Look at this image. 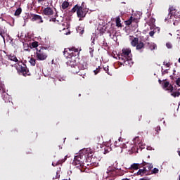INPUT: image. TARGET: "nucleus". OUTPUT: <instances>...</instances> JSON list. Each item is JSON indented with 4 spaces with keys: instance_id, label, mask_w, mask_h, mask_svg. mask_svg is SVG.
Masks as SVG:
<instances>
[{
    "instance_id": "obj_1",
    "label": "nucleus",
    "mask_w": 180,
    "mask_h": 180,
    "mask_svg": "<svg viewBox=\"0 0 180 180\" xmlns=\"http://www.w3.org/2000/svg\"><path fill=\"white\" fill-rule=\"evenodd\" d=\"M79 51L81 49H78V48H75V46H72L70 48H66L64 49L63 55L65 58L69 59L66 64L71 68H73L77 65V60L79 58Z\"/></svg>"
},
{
    "instance_id": "obj_2",
    "label": "nucleus",
    "mask_w": 180,
    "mask_h": 180,
    "mask_svg": "<svg viewBox=\"0 0 180 180\" xmlns=\"http://www.w3.org/2000/svg\"><path fill=\"white\" fill-rule=\"evenodd\" d=\"M72 13L77 12V18H79V20H82L83 18L86 16V12H85L84 8L78 4L75 5L70 11Z\"/></svg>"
},
{
    "instance_id": "obj_3",
    "label": "nucleus",
    "mask_w": 180,
    "mask_h": 180,
    "mask_svg": "<svg viewBox=\"0 0 180 180\" xmlns=\"http://www.w3.org/2000/svg\"><path fill=\"white\" fill-rule=\"evenodd\" d=\"M35 54L37 60H39V61H44V60H47V57H49L44 48H41L40 49H37Z\"/></svg>"
},
{
    "instance_id": "obj_4",
    "label": "nucleus",
    "mask_w": 180,
    "mask_h": 180,
    "mask_svg": "<svg viewBox=\"0 0 180 180\" xmlns=\"http://www.w3.org/2000/svg\"><path fill=\"white\" fill-rule=\"evenodd\" d=\"M16 70L20 75H23V77H27V75H30V72L26 65H20L18 63V65L16 66Z\"/></svg>"
},
{
    "instance_id": "obj_5",
    "label": "nucleus",
    "mask_w": 180,
    "mask_h": 180,
    "mask_svg": "<svg viewBox=\"0 0 180 180\" xmlns=\"http://www.w3.org/2000/svg\"><path fill=\"white\" fill-rule=\"evenodd\" d=\"M16 70L20 75H23V77H27V75H30V72L26 65H20L18 63V65L16 66Z\"/></svg>"
},
{
    "instance_id": "obj_6",
    "label": "nucleus",
    "mask_w": 180,
    "mask_h": 180,
    "mask_svg": "<svg viewBox=\"0 0 180 180\" xmlns=\"http://www.w3.org/2000/svg\"><path fill=\"white\" fill-rule=\"evenodd\" d=\"M85 160V156L84 155H77L75 156L72 162V165L75 167H84V161Z\"/></svg>"
},
{
    "instance_id": "obj_7",
    "label": "nucleus",
    "mask_w": 180,
    "mask_h": 180,
    "mask_svg": "<svg viewBox=\"0 0 180 180\" xmlns=\"http://www.w3.org/2000/svg\"><path fill=\"white\" fill-rule=\"evenodd\" d=\"M158 82L162 85V89L165 91H169V92H172L174 91V86L169 84V82L167 81V79L162 81L161 79L158 80Z\"/></svg>"
},
{
    "instance_id": "obj_8",
    "label": "nucleus",
    "mask_w": 180,
    "mask_h": 180,
    "mask_svg": "<svg viewBox=\"0 0 180 180\" xmlns=\"http://www.w3.org/2000/svg\"><path fill=\"white\" fill-rule=\"evenodd\" d=\"M127 58L131 60V50L129 49H123L121 55L119 56V60H126Z\"/></svg>"
},
{
    "instance_id": "obj_9",
    "label": "nucleus",
    "mask_w": 180,
    "mask_h": 180,
    "mask_svg": "<svg viewBox=\"0 0 180 180\" xmlns=\"http://www.w3.org/2000/svg\"><path fill=\"white\" fill-rule=\"evenodd\" d=\"M131 45L132 47H136V50H141V49H144V44L143 41H139V38L134 37L131 41Z\"/></svg>"
},
{
    "instance_id": "obj_10",
    "label": "nucleus",
    "mask_w": 180,
    "mask_h": 180,
    "mask_svg": "<svg viewBox=\"0 0 180 180\" xmlns=\"http://www.w3.org/2000/svg\"><path fill=\"white\" fill-rule=\"evenodd\" d=\"M169 16H170V19H172V16L176 19L179 18V13L176 12V9L173 6H169Z\"/></svg>"
},
{
    "instance_id": "obj_11",
    "label": "nucleus",
    "mask_w": 180,
    "mask_h": 180,
    "mask_svg": "<svg viewBox=\"0 0 180 180\" xmlns=\"http://www.w3.org/2000/svg\"><path fill=\"white\" fill-rule=\"evenodd\" d=\"M84 70H86V65L79 63L72 68V72H73V74H78L79 71H84Z\"/></svg>"
},
{
    "instance_id": "obj_12",
    "label": "nucleus",
    "mask_w": 180,
    "mask_h": 180,
    "mask_svg": "<svg viewBox=\"0 0 180 180\" xmlns=\"http://www.w3.org/2000/svg\"><path fill=\"white\" fill-rule=\"evenodd\" d=\"M42 15H45V16H53L54 15V11L51 7H46L42 11Z\"/></svg>"
},
{
    "instance_id": "obj_13",
    "label": "nucleus",
    "mask_w": 180,
    "mask_h": 180,
    "mask_svg": "<svg viewBox=\"0 0 180 180\" xmlns=\"http://www.w3.org/2000/svg\"><path fill=\"white\" fill-rule=\"evenodd\" d=\"M32 22L38 21V23H43V18H41V15L34 14L33 17L32 18Z\"/></svg>"
},
{
    "instance_id": "obj_14",
    "label": "nucleus",
    "mask_w": 180,
    "mask_h": 180,
    "mask_svg": "<svg viewBox=\"0 0 180 180\" xmlns=\"http://www.w3.org/2000/svg\"><path fill=\"white\" fill-rule=\"evenodd\" d=\"M144 46L146 47V49H149V50H155L157 49V45L153 42H146L144 44Z\"/></svg>"
},
{
    "instance_id": "obj_15",
    "label": "nucleus",
    "mask_w": 180,
    "mask_h": 180,
    "mask_svg": "<svg viewBox=\"0 0 180 180\" xmlns=\"http://www.w3.org/2000/svg\"><path fill=\"white\" fill-rule=\"evenodd\" d=\"M122 62L120 63V65H129V67H131L133 65V62H131V59H124L120 60Z\"/></svg>"
},
{
    "instance_id": "obj_16",
    "label": "nucleus",
    "mask_w": 180,
    "mask_h": 180,
    "mask_svg": "<svg viewBox=\"0 0 180 180\" xmlns=\"http://www.w3.org/2000/svg\"><path fill=\"white\" fill-rule=\"evenodd\" d=\"M137 175H141V176H143V175H148V170H147L146 167L139 169V170L137 172Z\"/></svg>"
},
{
    "instance_id": "obj_17",
    "label": "nucleus",
    "mask_w": 180,
    "mask_h": 180,
    "mask_svg": "<svg viewBox=\"0 0 180 180\" xmlns=\"http://www.w3.org/2000/svg\"><path fill=\"white\" fill-rule=\"evenodd\" d=\"M120 140H122V139H119L118 142H117V141H116L115 142V147H120L121 148H127V146H126V143L122 144L120 143Z\"/></svg>"
},
{
    "instance_id": "obj_18",
    "label": "nucleus",
    "mask_w": 180,
    "mask_h": 180,
    "mask_svg": "<svg viewBox=\"0 0 180 180\" xmlns=\"http://www.w3.org/2000/svg\"><path fill=\"white\" fill-rule=\"evenodd\" d=\"M139 168H141V166L140 165V164L139 163H133L131 167H129V169L131 171L135 170L137 171V169H139Z\"/></svg>"
},
{
    "instance_id": "obj_19",
    "label": "nucleus",
    "mask_w": 180,
    "mask_h": 180,
    "mask_svg": "<svg viewBox=\"0 0 180 180\" xmlns=\"http://www.w3.org/2000/svg\"><path fill=\"white\" fill-rule=\"evenodd\" d=\"M8 60L11 61H14L15 63H18L19 60H18V58H16V56L15 55H8Z\"/></svg>"
},
{
    "instance_id": "obj_20",
    "label": "nucleus",
    "mask_w": 180,
    "mask_h": 180,
    "mask_svg": "<svg viewBox=\"0 0 180 180\" xmlns=\"http://www.w3.org/2000/svg\"><path fill=\"white\" fill-rule=\"evenodd\" d=\"M180 89L178 90V91H176V92H170L172 93L171 94V96H174V98H179V96H180Z\"/></svg>"
},
{
    "instance_id": "obj_21",
    "label": "nucleus",
    "mask_w": 180,
    "mask_h": 180,
    "mask_svg": "<svg viewBox=\"0 0 180 180\" xmlns=\"http://www.w3.org/2000/svg\"><path fill=\"white\" fill-rule=\"evenodd\" d=\"M62 9H67V8H68V6H70V3L68 1H64L62 4Z\"/></svg>"
},
{
    "instance_id": "obj_22",
    "label": "nucleus",
    "mask_w": 180,
    "mask_h": 180,
    "mask_svg": "<svg viewBox=\"0 0 180 180\" xmlns=\"http://www.w3.org/2000/svg\"><path fill=\"white\" fill-rule=\"evenodd\" d=\"M133 16H131L128 20L125 21V25L127 26H130V25H131V23L133 22Z\"/></svg>"
},
{
    "instance_id": "obj_23",
    "label": "nucleus",
    "mask_w": 180,
    "mask_h": 180,
    "mask_svg": "<svg viewBox=\"0 0 180 180\" xmlns=\"http://www.w3.org/2000/svg\"><path fill=\"white\" fill-rule=\"evenodd\" d=\"M120 17H117L116 18V26L117 27H122V23L120 22Z\"/></svg>"
},
{
    "instance_id": "obj_24",
    "label": "nucleus",
    "mask_w": 180,
    "mask_h": 180,
    "mask_svg": "<svg viewBox=\"0 0 180 180\" xmlns=\"http://www.w3.org/2000/svg\"><path fill=\"white\" fill-rule=\"evenodd\" d=\"M20 13H22V8H18L16 9L14 15L15 16H19V15H20Z\"/></svg>"
},
{
    "instance_id": "obj_25",
    "label": "nucleus",
    "mask_w": 180,
    "mask_h": 180,
    "mask_svg": "<svg viewBox=\"0 0 180 180\" xmlns=\"http://www.w3.org/2000/svg\"><path fill=\"white\" fill-rule=\"evenodd\" d=\"M5 33H6L5 30H4V28L0 27V36L2 37V39H4V40H5V37L4 36Z\"/></svg>"
},
{
    "instance_id": "obj_26",
    "label": "nucleus",
    "mask_w": 180,
    "mask_h": 180,
    "mask_svg": "<svg viewBox=\"0 0 180 180\" xmlns=\"http://www.w3.org/2000/svg\"><path fill=\"white\" fill-rule=\"evenodd\" d=\"M112 151V148L109 146H105L104 148V154H108V153Z\"/></svg>"
},
{
    "instance_id": "obj_27",
    "label": "nucleus",
    "mask_w": 180,
    "mask_h": 180,
    "mask_svg": "<svg viewBox=\"0 0 180 180\" xmlns=\"http://www.w3.org/2000/svg\"><path fill=\"white\" fill-rule=\"evenodd\" d=\"M29 63H30L32 67H34V65H36V59H34V58H31Z\"/></svg>"
},
{
    "instance_id": "obj_28",
    "label": "nucleus",
    "mask_w": 180,
    "mask_h": 180,
    "mask_svg": "<svg viewBox=\"0 0 180 180\" xmlns=\"http://www.w3.org/2000/svg\"><path fill=\"white\" fill-rule=\"evenodd\" d=\"M65 162V160H61V162L58 161L56 163L53 162L52 165L53 167H57V165H60V164H63V162Z\"/></svg>"
},
{
    "instance_id": "obj_29",
    "label": "nucleus",
    "mask_w": 180,
    "mask_h": 180,
    "mask_svg": "<svg viewBox=\"0 0 180 180\" xmlns=\"http://www.w3.org/2000/svg\"><path fill=\"white\" fill-rule=\"evenodd\" d=\"M31 46H32V49H36V48L39 47V42L34 41L32 43Z\"/></svg>"
},
{
    "instance_id": "obj_30",
    "label": "nucleus",
    "mask_w": 180,
    "mask_h": 180,
    "mask_svg": "<svg viewBox=\"0 0 180 180\" xmlns=\"http://www.w3.org/2000/svg\"><path fill=\"white\" fill-rule=\"evenodd\" d=\"M101 69L102 68L101 67H98L95 70H94V72L95 75H97V74H99V72H101Z\"/></svg>"
},
{
    "instance_id": "obj_31",
    "label": "nucleus",
    "mask_w": 180,
    "mask_h": 180,
    "mask_svg": "<svg viewBox=\"0 0 180 180\" xmlns=\"http://www.w3.org/2000/svg\"><path fill=\"white\" fill-rule=\"evenodd\" d=\"M94 47H90L89 53H90L91 57H94Z\"/></svg>"
},
{
    "instance_id": "obj_32",
    "label": "nucleus",
    "mask_w": 180,
    "mask_h": 180,
    "mask_svg": "<svg viewBox=\"0 0 180 180\" xmlns=\"http://www.w3.org/2000/svg\"><path fill=\"white\" fill-rule=\"evenodd\" d=\"M103 70H104V71H105V72L107 74H108V75H110V72H109V66H106V67L103 68Z\"/></svg>"
},
{
    "instance_id": "obj_33",
    "label": "nucleus",
    "mask_w": 180,
    "mask_h": 180,
    "mask_svg": "<svg viewBox=\"0 0 180 180\" xmlns=\"http://www.w3.org/2000/svg\"><path fill=\"white\" fill-rule=\"evenodd\" d=\"M80 77H84L85 75V72L84 70H79V72L77 73Z\"/></svg>"
},
{
    "instance_id": "obj_34",
    "label": "nucleus",
    "mask_w": 180,
    "mask_h": 180,
    "mask_svg": "<svg viewBox=\"0 0 180 180\" xmlns=\"http://www.w3.org/2000/svg\"><path fill=\"white\" fill-rule=\"evenodd\" d=\"M139 165L142 168V167H146V165H148V162H144V160H143L142 163H141Z\"/></svg>"
},
{
    "instance_id": "obj_35",
    "label": "nucleus",
    "mask_w": 180,
    "mask_h": 180,
    "mask_svg": "<svg viewBox=\"0 0 180 180\" xmlns=\"http://www.w3.org/2000/svg\"><path fill=\"white\" fill-rule=\"evenodd\" d=\"M155 131L158 133V132L159 131H161V127L160 126H158L157 127L155 128Z\"/></svg>"
},
{
    "instance_id": "obj_36",
    "label": "nucleus",
    "mask_w": 180,
    "mask_h": 180,
    "mask_svg": "<svg viewBox=\"0 0 180 180\" xmlns=\"http://www.w3.org/2000/svg\"><path fill=\"white\" fill-rule=\"evenodd\" d=\"M166 47H167V49H172V44L167 42L166 44Z\"/></svg>"
},
{
    "instance_id": "obj_37",
    "label": "nucleus",
    "mask_w": 180,
    "mask_h": 180,
    "mask_svg": "<svg viewBox=\"0 0 180 180\" xmlns=\"http://www.w3.org/2000/svg\"><path fill=\"white\" fill-rule=\"evenodd\" d=\"M158 172H159V170H158V168H154V169H153V171H152V173H153V174H158Z\"/></svg>"
},
{
    "instance_id": "obj_38",
    "label": "nucleus",
    "mask_w": 180,
    "mask_h": 180,
    "mask_svg": "<svg viewBox=\"0 0 180 180\" xmlns=\"http://www.w3.org/2000/svg\"><path fill=\"white\" fill-rule=\"evenodd\" d=\"M175 82L178 86H180V77H179Z\"/></svg>"
},
{
    "instance_id": "obj_39",
    "label": "nucleus",
    "mask_w": 180,
    "mask_h": 180,
    "mask_svg": "<svg viewBox=\"0 0 180 180\" xmlns=\"http://www.w3.org/2000/svg\"><path fill=\"white\" fill-rule=\"evenodd\" d=\"M82 29H84V27H81V26H79L77 29V33L80 32L81 30H82Z\"/></svg>"
},
{
    "instance_id": "obj_40",
    "label": "nucleus",
    "mask_w": 180,
    "mask_h": 180,
    "mask_svg": "<svg viewBox=\"0 0 180 180\" xmlns=\"http://www.w3.org/2000/svg\"><path fill=\"white\" fill-rule=\"evenodd\" d=\"M163 65H165V67L169 68L171 65L169 64V63L163 62Z\"/></svg>"
},
{
    "instance_id": "obj_41",
    "label": "nucleus",
    "mask_w": 180,
    "mask_h": 180,
    "mask_svg": "<svg viewBox=\"0 0 180 180\" xmlns=\"http://www.w3.org/2000/svg\"><path fill=\"white\" fill-rule=\"evenodd\" d=\"M148 169H153L154 168L152 164L148 163Z\"/></svg>"
},
{
    "instance_id": "obj_42",
    "label": "nucleus",
    "mask_w": 180,
    "mask_h": 180,
    "mask_svg": "<svg viewBox=\"0 0 180 180\" xmlns=\"http://www.w3.org/2000/svg\"><path fill=\"white\" fill-rule=\"evenodd\" d=\"M155 32L154 31H150V32H149V36H150V37H153V36H154V34H155Z\"/></svg>"
},
{
    "instance_id": "obj_43",
    "label": "nucleus",
    "mask_w": 180,
    "mask_h": 180,
    "mask_svg": "<svg viewBox=\"0 0 180 180\" xmlns=\"http://www.w3.org/2000/svg\"><path fill=\"white\" fill-rule=\"evenodd\" d=\"M91 162L93 165H94V167H96V165H98V162H94V160H91Z\"/></svg>"
},
{
    "instance_id": "obj_44",
    "label": "nucleus",
    "mask_w": 180,
    "mask_h": 180,
    "mask_svg": "<svg viewBox=\"0 0 180 180\" xmlns=\"http://www.w3.org/2000/svg\"><path fill=\"white\" fill-rule=\"evenodd\" d=\"M84 32H85V30L83 28L79 33V34H84Z\"/></svg>"
},
{
    "instance_id": "obj_45",
    "label": "nucleus",
    "mask_w": 180,
    "mask_h": 180,
    "mask_svg": "<svg viewBox=\"0 0 180 180\" xmlns=\"http://www.w3.org/2000/svg\"><path fill=\"white\" fill-rule=\"evenodd\" d=\"M50 22H56V18L50 19Z\"/></svg>"
},
{
    "instance_id": "obj_46",
    "label": "nucleus",
    "mask_w": 180,
    "mask_h": 180,
    "mask_svg": "<svg viewBox=\"0 0 180 180\" xmlns=\"http://www.w3.org/2000/svg\"><path fill=\"white\" fill-rule=\"evenodd\" d=\"M58 178H60V175H58V172H56V176L55 179H58Z\"/></svg>"
},
{
    "instance_id": "obj_47",
    "label": "nucleus",
    "mask_w": 180,
    "mask_h": 180,
    "mask_svg": "<svg viewBox=\"0 0 180 180\" xmlns=\"http://www.w3.org/2000/svg\"><path fill=\"white\" fill-rule=\"evenodd\" d=\"M38 1V4H41V2H44V1L46 0H37Z\"/></svg>"
},
{
    "instance_id": "obj_48",
    "label": "nucleus",
    "mask_w": 180,
    "mask_h": 180,
    "mask_svg": "<svg viewBox=\"0 0 180 180\" xmlns=\"http://www.w3.org/2000/svg\"><path fill=\"white\" fill-rule=\"evenodd\" d=\"M163 73H164V74H168V70H164Z\"/></svg>"
},
{
    "instance_id": "obj_49",
    "label": "nucleus",
    "mask_w": 180,
    "mask_h": 180,
    "mask_svg": "<svg viewBox=\"0 0 180 180\" xmlns=\"http://www.w3.org/2000/svg\"><path fill=\"white\" fill-rule=\"evenodd\" d=\"M139 121L141 120V115L139 117Z\"/></svg>"
},
{
    "instance_id": "obj_50",
    "label": "nucleus",
    "mask_w": 180,
    "mask_h": 180,
    "mask_svg": "<svg viewBox=\"0 0 180 180\" xmlns=\"http://www.w3.org/2000/svg\"><path fill=\"white\" fill-rule=\"evenodd\" d=\"M53 63H54V59L52 60V64H53Z\"/></svg>"
},
{
    "instance_id": "obj_51",
    "label": "nucleus",
    "mask_w": 180,
    "mask_h": 180,
    "mask_svg": "<svg viewBox=\"0 0 180 180\" xmlns=\"http://www.w3.org/2000/svg\"><path fill=\"white\" fill-rule=\"evenodd\" d=\"M175 72H176V71L174 70V73H173L174 75H175Z\"/></svg>"
},
{
    "instance_id": "obj_52",
    "label": "nucleus",
    "mask_w": 180,
    "mask_h": 180,
    "mask_svg": "<svg viewBox=\"0 0 180 180\" xmlns=\"http://www.w3.org/2000/svg\"><path fill=\"white\" fill-rule=\"evenodd\" d=\"M122 180H129V179H122Z\"/></svg>"
},
{
    "instance_id": "obj_53",
    "label": "nucleus",
    "mask_w": 180,
    "mask_h": 180,
    "mask_svg": "<svg viewBox=\"0 0 180 180\" xmlns=\"http://www.w3.org/2000/svg\"><path fill=\"white\" fill-rule=\"evenodd\" d=\"M137 139H139V137H136V138H135V140H137Z\"/></svg>"
},
{
    "instance_id": "obj_54",
    "label": "nucleus",
    "mask_w": 180,
    "mask_h": 180,
    "mask_svg": "<svg viewBox=\"0 0 180 180\" xmlns=\"http://www.w3.org/2000/svg\"><path fill=\"white\" fill-rule=\"evenodd\" d=\"M179 63H180V58H179Z\"/></svg>"
}]
</instances>
